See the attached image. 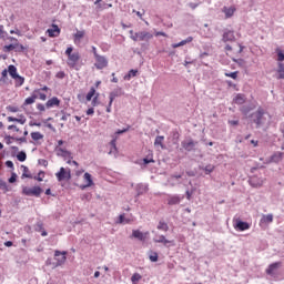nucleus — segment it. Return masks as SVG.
<instances>
[{
	"instance_id": "obj_44",
	"label": "nucleus",
	"mask_w": 284,
	"mask_h": 284,
	"mask_svg": "<svg viewBox=\"0 0 284 284\" xmlns=\"http://www.w3.org/2000/svg\"><path fill=\"white\" fill-rule=\"evenodd\" d=\"M0 190H3V192H10L8 183H6L4 181H0Z\"/></svg>"
},
{
	"instance_id": "obj_7",
	"label": "nucleus",
	"mask_w": 284,
	"mask_h": 284,
	"mask_svg": "<svg viewBox=\"0 0 284 284\" xmlns=\"http://www.w3.org/2000/svg\"><path fill=\"white\" fill-rule=\"evenodd\" d=\"M55 176L59 182L70 181V179H72L70 169H65V168H60V171L58 173H55Z\"/></svg>"
},
{
	"instance_id": "obj_37",
	"label": "nucleus",
	"mask_w": 284,
	"mask_h": 284,
	"mask_svg": "<svg viewBox=\"0 0 284 284\" xmlns=\"http://www.w3.org/2000/svg\"><path fill=\"white\" fill-rule=\"evenodd\" d=\"M275 52L277 54V61L283 62L284 61V52L281 50V48L275 49Z\"/></svg>"
},
{
	"instance_id": "obj_15",
	"label": "nucleus",
	"mask_w": 284,
	"mask_h": 284,
	"mask_svg": "<svg viewBox=\"0 0 284 284\" xmlns=\"http://www.w3.org/2000/svg\"><path fill=\"white\" fill-rule=\"evenodd\" d=\"M47 33L49 34V37L54 38V37H59L61 34V29L59 28V26L57 24H52L51 29L47 30Z\"/></svg>"
},
{
	"instance_id": "obj_35",
	"label": "nucleus",
	"mask_w": 284,
	"mask_h": 284,
	"mask_svg": "<svg viewBox=\"0 0 284 284\" xmlns=\"http://www.w3.org/2000/svg\"><path fill=\"white\" fill-rule=\"evenodd\" d=\"M12 50H17V43L7 44L3 47V52H12Z\"/></svg>"
},
{
	"instance_id": "obj_14",
	"label": "nucleus",
	"mask_w": 284,
	"mask_h": 284,
	"mask_svg": "<svg viewBox=\"0 0 284 284\" xmlns=\"http://www.w3.org/2000/svg\"><path fill=\"white\" fill-rule=\"evenodd\" d=\"M153 241H154V243H162L165 246L174 245V241H170V240L165 239V235H156L153 239Z\"/></svg>"
},
{
	"instance_id": "obj_22",
	"label": "nucleus",
	"mask_w": 284,
	"mask_h": 284,
	"mask_svg": "<svg viewBox=\"0 0 284 284\" xmlns=\"http://www.w3.org/2000/svg\"><path fill=\"white\" fill-rule=\"evenodd\" d=\"M163 141H165V136L158 135L154 141V146L159 148L160 145L161 150H165V144H163Z\"/></svg>"
},
{
	"instance_id": "obj_36",
	"label": "nucleus",
	"mask_w": 284,
	"mask_h": 284,
	"mask_svg": "<svg viewBox=\"0 0 284 284\" xmlns=\"http://www.w3.org/2000/svg\"><path fill=\"white\" fill-rule=\"evenodd\" d=\"M283 160V153L282 152H278V153H275L273 156H272V161L274 163H278L280 161Z\"/></svg>"
},
{
	"instance_id": "obj_8",
	"label": "nucleus",
	"mask_w": 284,
	"mask_h": 284,
	"mask_svg": "<svg viewBox=\"0 0 284 284\" xmlns=\"http://www.w3.org/2000/svg\"><path fill=\"white\" fill-rule=\"evenodd\" d=\"M281 265H283L281 262H275L268 265V267L266 268V274L268 276L272 277H276V275L278 274V268L281 267Z\"/></svg>"
},
{
	"instance_id": "obj_24",
	"label": "nucleus",
	"mask_w": 284,
	"mask_h": 284,
	"mask_svg": "<svg viewBox=\"0 0 284 284\" xmlns=\"http://www.w3.org/2000/svg\"><path fill=\"white\" fill-rule=\"evenodd\" d=\"M273 222H274L273 214L263 215L262 219L260 220V223L264 225H267L268 223H273Z\"/></svg>"
},
{
	"instance_id": "obj_59",
	"label": "nucleus",
	"mask_w": 284,
	"mask_h": 284,
	"mask_svg": "<svg viewBox=\"0 0 284 284\" xmlns=\"http://www.w3.org/2000/svg\"><path fill=\"white\" fill-rule=\"evenodd\" d=\"M130 130V126H128L126 129H123V130H118L115 132V134H125V132H128Z\"/></svg>"
},
{
	"instance_id": "obj_6",
	"label": "nucleus",
	"mask_w": 284,
	"mask_h": 284,
	"mask_svg": "<svg viewBox=\"0 0 284 284\" xmlns=\"http://www.w3.org/2000/svg\"><path fill=\"white\" fill-rule=\"evenodd\" d=\"M233 227L236 232H245V230H250V223L243 222L240 217H234Z\"/></svg>"
},
{
	"instance_id": "obj_9",
	"label": "nucleus",
	"mask_w": 284,
	"mask_h": 284,
	"mask_svg": "<svg viewBox=\"0 0 284 284\" xmlns=\"http://www.w3.org/2000/svg\"><path fill=\"white\" fill-rule=\"evenodd\" d=\"M196 145H199V142L192 140V139H187L182 141V148L186 151V152H192L194 151V148H196Z\"/></svg>"
},
{
	"instance_id": "obj_3",
	"label": "nucleus",
	"mask_w": 284,
	"mask_h": 284,
	"mask_svg": "<svg viewBox=\"0 0 284 284\" xmlns=\"http://www.w3.org/2000/svg\"><path fill=\"white\" fill-rule=\"evenodd\" d=\"M251 119L256 124V128H261L265 123V110L258 108L257 111L251 114Z\"/></svg>"
},
{
	"instance_id": "obj_11",
	"label": "nucleus",
	"mask_w": 284,
	"mask_h": 284,
	"mask_svg": "<svg viewBox=\"0 0 284 284\" xmlns=\"http://www.w3.org/2000/svg\"><path fill=\"white\" fill-rule=\"evenodd\" d=\"M123 94H125V92L123 91L122 88L118 87L116 89H114L110 94H109V99L111 101V103H114V99L119 98V97H123Z\"/></svg>"
},
{
	"instance_id": "obj_50",
	"label": "nucleus",
	"mask_w": 284,
	"mask_h": 284,
	"mask_svg": "<svg viewBox=\"0 0 284 284\" xmlns=\"http://www.w3.org/2000/svg\"><path fill=\"white\" fill-rule=\"evenodd\" d=\"M26 47L23 44L16 43V52H24Z\"/></svg>"
},
{
	"instance_id": "obj_5",
	"label": "nucleus",
	"mask_w": 284,
	"mask_h": 284,
	"mask_svg": "<svg viewBox=\"0 0 284 284\" xmlns=\"http://www.w3.org/2000/svg\"><path fill=\"white\" fill-rule=\"evenodd\" d=\"M41 192H43V189H41L40 186H33V187L24 186L22 189V194H24V196H36L39 199L41 196Z\"/></svg>"
},
{
	"instance_id": "obj_45",
	"label": "nucleus",
	"mask_w": 284,
	"mask_h": 284,
	"mask_svg": "<svg viewBox=\"0 0 284 284\" xmlns=\"http://www.w3.org/2000/svg\"><path fill=\"white\" fill-rule=\"evenodd\" d=\"M252 109H250V106H245V105H243V106H241V109H240V111L242 112V114H244L245 116H247V114H250V111H251Z\"/></svg>"
},
{
	"instance_id": "obj_1",
	"label": "nucleus",
	"mask_w": 284,
	"mask_h": 284,
	"mask_svg": "<svg viewBox=\"0 0 284 284\" xmlns=\"http://www.w3.org/2000/svg\"><path fill=\"white\" fill-rule=\"evenodd\" d=\"M129 34L132 41H144L148 43L151 39H154V36L150 31H139L134 33V30H130Z\"/></svg>"
},
{
	"instance_id": "obj_46",
	"label": "nucleus",
	"mask_w": 284,
	"mask_h": 284,
	"mask_svg": "<svg viewBox=\"0 0 284 284\" xmlns=\"http://www.w3.org/2000/svg\"><path fill=\"white\" fill-rule=\"evenodd\" d=\"M108 8H112V3H103L98 6V10H108Z\"/></svg>"
},
{
	"instance_id": "obj_27",
	"label": "nucleus",
	"mask_w": 284,
	"mask_h": 284,
	"mask_svg": "<svg viewBox=\"0 0 284 284\" xmlns=\"http://www.w3.org/2000/svg\"><path fill=\"white\" fill-rule=\"evenodd\" d=\"M234 39H235L234 31H225L223 33L222 41H224V43H226V41H234Z\"/></svg>"
},
{
	"instance_id": "obj_19",
	"label": "nucleus",
	"mask_w": 284,
	"mask_h": 284,
	"mask_svg": "<svg viewBox=\"0 0 284 284\" xmlns=\"http://www.w3.org/2000/svg\"><path fill=\"white\" fill-rule=\"evenodd\" d=\"M132 236L133 239H138V241H145V239H148V233H143L139 230H133Z\"/></svg>"
},
{
	"instance_id": "obj_48",
	"label": "nucleus",
	"mask_w": 284,
	"mask_h": 284,
	"mask_svg": "<svg viewBox=\"0 0 284 284\" xmlns=\"http://www.w3.org/2000/svg\"><path fill=\"white\" fill-rule=\"evenodd\" d=\"M2 72H17V67L10 64L8 69H3Z\"/></svg>"
},
{
	"instance_id": "obj_56",
	"label": "nucleus",
	"mask_w": 284,
	"mask_h": 284,
	"mask_svg": "<svg viewBox=\"0 0 284 284\" xmlns=\"http://www.w3.org/2000/svg\"><path fill=\"white\" fill-rule=\"evenodd\" d=\"M37 109L40 111V112H45V105H43L42 103H39L37 105Z\"/></svg>"
},
{
	"instance_id": "obj_58",
	"label": "nucleus",
	"mask_w": 284,
	"mask_h": 284,
	"mask_svg": "<svg viewBox=\"0 0 284 284\" xmlns=\"http://www.w3.org/2000/svg\"><path fill=\"white\" fill-rule=\"evenodd\" d=\"M7 110L9 112H19V108H17V106H8Z\"/></svg>"
},
{
	"instance_id": "obj_28",
	"label": "nucleus",
	"mask_w": 284,
	"mask_h": 284,
	"mask_svg": "<svg viewBox=\"0 0 284 284\" xmlns=\"http://www.w3.org/2000/svg\"><path fill=\"white\" fill-rule=\"evenodd\" d=\"M84 37H85V31H77V33H74L73 36L74 43H79V41H81V39H83Z\"/></svg>"
},
{
	"instance_id": "obj_40",
	"label": "nucleus",
	"mask_w": 284,
	"mask_h": 284,
	"mask_svg": "<svg viewBox=\"0 0 284 284\" xmlns=\"http://www.w3.org/2000/svg\"><path fill=\"white\" fill-rule=\"evenodd\" d=\"M36 232H43V222H37L34 225Z\"/></svg>"
},
{
	"instance_id": "obj_64",
	"label": "nucleus",
	"mask_w": 284,
	"mask_h": 284,
	"mask_svg": "<svg viewBox=\"0 0 284 284\" xmlns=\"http://www.w3.org/2000/svg\"><path fill=\"white\" fill-rule=\"evenodd\" d=\"M275 77H276V79H284V72L283 73H278Z\"/></svg>"
},
{
	"instance_id": "obj_30",
	"label": "nucleus",
	"mask_w": 284,
	"mask_h": 284,
	"mask_svg": "<svg viewBox=\"0 0 284 284\" xmlns=\"http://www.w3.org/2000/svg\"><path fill=\"white\" fill-rule=\"evenodd\" d=\"M33 94H36L37 99L39 98L41 101H45V99H48V95H45V93H42L41 89H36L33 91Z\"/></svg>"
},
{
	"instance_id": "obj_10",
	"label": "nucleus",
	"mask_w": 284,
	"mask_h": 284,
	"mask_svg": "<svg viewBox=\"0 0 284 284\" xmlns=\"http://www.w3.org/2000/svg\"><path fill=\"white\" fill-rule=\"evenodd\" d=\"M94 65L97 70H103V68H108V58L103 55H97Z\"/></svg>"
},
{
	"instance_id": "obj_12",
	"label": "nucleus",
	"mask_w": 284,
	"mask_h": 284,
	"mask_svg": "<svg viewBox=\"0 0 284 284\" xmlns=\"http://www.w3.org/2000/svg\"><path fill=\"white\" fill-rule=\"evenodd\" d=\"M9 74L14 79L16 88H21V85H23V83L26 82V78L19 75L18 72H9Z\"/></svg>"
},
{
	"instance_id": "obj_31",
	"label": "nucleus",
	"mask_w": 284,
	"mask_h": 284,
	"mask_svg": "<svg viewBox=\"0 0 284 284\" xmlns=\"http://www.w3.org/2000/svg\"><path fill=\"white\" fill-rule=\"evenodd\" d=\"M158 230H161L162 232H168L170 230V226L164 221H160L158 224Z\"/></svg>"
},
{
	"instance_id": "obj_2",
	"label": "nucleus",
	"mask_w": 284,
	"mask_h": 284,
	"mask_svg": "<svg viewBox=\"0 0 284 284\" xmlns=\"http://www.w3.org/2000/svg\"><path fill=\"white\" fill-rule=\"evenodd\" d=\"M74 49L72 47H69L65 50V54L68 57V64L71 68H74V70H79V68H77V64L79 63L80 59H81V54H79V52H72Z\"/></svg>"
},
{
	"instance_id": "obj_25",
	"label": "nucleus",
	"mask_w": 284,
	"mask_h": 284,
	"mask_svg": "<svg viewBox=\"0 0 284 284\" xmlns=\"http://www.w3.org/2000/svg\"><path fill=\"white\" fill-rule=\"evenodd\" d=\"M192 41H194V38L192 37H187L185 40H182L179 43H173L172 48L176 49V48H181L183 45H186V43H192Z\"/></svg>"
},
{
	"instance_id": "obj_16",
	"label": "nucleus",
	"mask_w": 284,
	"mask_h": 284,
	"mask_svg": "<svg viewBox=\"0 0 284 284\" xmlns=\"http://www.w3.org/2000/svg\"><path fill=\"white\" fill-rule=\"evenodd\" d=\"M57 155L58 156H62L63 159H72V153L70 152V151H68V150H65V149H62V148H59V146H57Z\"/></svg>"
},
{
	"instance_id": "obj_57",
	"label": "nucleus",
	"mask_w": 284,
	"mask_h": 284,
	"mask_svg": "<svg viewBox=\"0 0 284 284\" xmlns=\"http://www.w3.org/2000/svg\"><path fill=\"white\" fill-rule=\"evenodd\" d=\"M143 163H144V165H148V164H150V163H154V160H153V159L144 158V159H143Z\"/></svg>"
},
{
	"instance_id": "obj_21",
	"label": "nucleus",
	"mask_w": 284,
	"mask_h": 284,
	"mask_svg": "<svg viewBox=\"0 0 284 284\" xmlns=\"http://www.w3.org/2000/svg\"><path fill=\"white\" fill-rule=\"evenodd\" d=\"M83 179L87 184L82 186V190H85V187H92V185H94V182L92 181V175L90 173H84Z\"/></svg>"
},
{
	"instance_id": "obj_23",
	"label": "nucleus",
	"mask_w": 284,
	"mask_h": 284,
	"mask_svg": "<svg viewBox=\"0 0 284 284\" xmlns=\"http://www.w3.org/2000/svg\"><path fill=\"white\" fill-rule=\"evenodd\" d=\"M7 120L9 121V123H20L21 125H24L26 123V116L21 115L20 118H12V116H8Z\"/></svg>"
},
{
	"instance_id": "obj_55",
	"label": "nucleus",
	"mask_w": 284,
	"mask_h": 284,
	"mask_svg": "<svg viewBox=\"0 0 284 284\" xmlns=\"http://www.w3.org/2000/svg\"><path fill=\"white\" fill-rule=\"evenodd\" d=\"M17 182V175L16 173L11 174V178L9 179V183H16Z\"/></svg>"
},
{
	"instance_id": "obj_20",
	"label": "nucleus",
	"mask_w": 284,
	"mask_h": 284,
	"mask_svg": "<svg viewBox=\"0 0 284 284\" xmlns=\"http://www.w3.org/2000/svg\"><path fill=\"white\" fill-rule=\"evenodd\" d=\"M245 101H246V98H245V94L243 93H237L233 99V103H235L236 105H243Z\"/></svg>"
},
{
	"instance_id": "obj_52",
	"label": "nucleus",
	"mask_w": 284,
	"mask_h": 284,
	"mask_svg": "<svg viewBox=\"0 0 284 284\" xmlns=\"http://www.w3.org/2000/svg\"><path fill=\"white\" fill-rule=\"evenodd\" d=\"M225 77H230L231 79H237L239 78V73L237 72H226Z\"/></svg>"
},
{
	"instance_id": "obj_26",
	"label": "nucleus",
	"mask_w": 284,
	"mask_h": 284,
	"mask_svg": "<svg viewBox=\"0 0 284 284\" xmlns=\"http://www.w3.org/2000/svg\"><path fill=\"white\" fill-rule=\"evenodd\" d=\"M135 191L138 196H141V194H145L148 192V186L146 184L140 183L135 186Z\"/></svg>"
},
{
	"instance_id": "obj_51",
	"label": "nucleus",
	"mask_w": 284,
	"mask_h": 284,
	"mask_svg": "<svg viewBox=\"0 0 284 284\" xmlns=\"http://www.w3.org/2000/svg\"><path fill=\"white\" fill-rule=\"evenodd\" d=\"M14 139H16L14 136L7 135L4 138V141H6L7 145H10V144H12V141H14Z\"/></svg>"
},
{
	"instance_id": "obj_47",
	"label": "nucleus",
	"mask_w": 284,
	"mask_h": 284,
	"mask_svg": "<svg viewBox=\"0 0 284 284\" xmlns=\"http://www.w3.org/2000/svg\"><path fill=\"white\" fill-rule=\"evenodd\" d=\"M116 223H120V224H123V223H130V220H125V215L124 214H121L119 216V220Z\"/></svg>"
},
{
	"instance_id": "obj_61",
	"label": "nucleus",
	"mask_w": 284,
	"mask_h": 284,
	"mask_svg": "<svg viewBox=\"0 0 284 284\" xmlns=\"http://www.w3.org/2000/svg\"><path fill=\"white\" fill-rule=\"evenodd\" d=\"M54 263H57V262H52V258H48L45 261V265H51L52 267H54Z\"/></svg>"
},
{
	"instance_id": "obj_63",
	"label": "nucleus",
	"mask_w": 284,
	"mask_h": 284,
	"mask_svg": "<svg viewBox=\"0 0 284 284\" xmlns=\"http://www.w3.org/2000/svg\"><path fill=\"white\" fill-rule=\"evenodd\" d=\"M230 125H239V120H229Z\"/></svg>"
},
{
	"instance_id": "obj_43",
	"label": "nucleus",
	"mask_w": 284,
	"mask_h": 284,
	"mask_svg": "<svg viewBox=\"0 0 284 284\" xmlns=\"http://www.w3.org/2000/svg\"><path fill=\"white\" fill-rule=\"evenodd\" d=\"M204 172L205 174H212V172H214V165L209 164L204 168Z\"/></svg>"
},
{
	"instance_id": "obj_38",
	"label": "nucleus",
	"mask_w": 284,
	"mask_h": 284,
	"mask_svg": "<svg viewBox=\"0 0 284 284\" xmlns=\"http://www.w3.org/2000/svg\"><path fill=\"white\" fill-rule=\"evenodd\" d=\"M17 159L18 161H20L21 163H23V161H26V159H28V155L26 154V151H21L17 154Z\"/></svg>"
},
{
	"instance_id": "obj_29",
	"label": "nucleus",
	"mask_w": 284,
	"mask_h": 284,
	"mask_svg": "<svg viewBox=\"0 0 284 284\" xmlns=\"http://www.w3.org/2000/svg\"><path fill=\"white\" fill-rule=\"evenodd\" d=\"M37 101V93L32 92L31 97L24 100V105H32Z\"/></svg>"
},
{
	"instance_id": "obj_13",
	"label": "nucleus",
	"mask_w": 284,
	"mask_h": 284,
	"mask_svg": "<svg viewBox=\"0 0 284 284\" xmlns=\"http://www.w3.org/2000/svg\"><path fill=\"white\" fill-rule=\"evenodd\" d=\"M248 183L252 185V187H261L263 186L264 180L263 178L254 175L248 180Z\"/></svg>"
},
{
	"instance_id": "obj_41",
	"label": "nucleus",
	"mask_w": 284,
	"mask_h": 284,
	"mask_svg": "<svg viewBox=\"0 0 284 284\" xmlns=\"http://www.w3.org/2000/svg\"><path fill=\"white\" fill-rule=\"evenodd\" d=\"M149 258L151 263H156V261H159V254L154 252L149 256Z\"/></svg>"
},
{
	"instance_id": "obj_60",
	"label": "nucleus",
	"mask_w": 284,
	"mask_h": 284,
	"mask_svg": "<svg viewBox=\"0 0 284 284\" xmlns=\"http://www.w3.org/2000/svg\"><path fill=\"white\" fill-rule=\"evenodd\" d=\"M55 77H57V79H65V73L64 72H58Z\"/></svg>"
},
{
	"instance_id": "obj_4",
	"label": "nucleus",
	"mask_w": 284,
	"mask_h": 284,
	"mask_svg": "<svg viewBox=\"0 0 284 284\" xmlns=\"http://www.w3.org/2000/svg\"><path fill=\"white\" fill-rule=\"evenodd\" d=\"M67 254L68 252L65 251H54L55 263H53V268L65 264V261H68Z\"/></svg>"
},
{
	"instance_id": "obj_32",
	"label": "nucleus",
	"mask_w": 284,
	"mask_h": 284,
	"mask_svg": "<svg viewBox=\"0 0 284 284\" xmlns=\"http://www.w3.org/2000/svg\"><path fill=\"white\" fill-rule=\"evenodd\" d=\"M226 19H230V17H234V9L225 7L223 10Z\"/></svg>"
},
{
	"instance_id": "obj_53",
	"label": "nucleus",
	"mask_w": 284,
	"mask_h": 284,
	"mask_svg": "<svg viewBox=\"0 0 284 284\" xmlns=\"http://www.w3.org/2000/svg\"><path fill=\"white\" fill-rule=\"evenodd\" d=\"M6 165H7V168H10V170H14V163L12 161H10V160L7 161Z\"/></svg>"
},
{
	"instance_id": "obj_49",
	"label": "nucleus",
	"mask_w": 284,
	"mask_h": 284,
	"mask_svg": "<svg viewBox=\"0 0 284 284\" xmlns=\"http://www.w3.org/2000/svg\"><path fill=\"white\" fill-rule=\"evenodd\" d=\"M136 77V72H130L124 75V81H130V79Z\"/></svg>"
},
{
	"instance_id": "obj_42",
	"label": "nucleus",
	"mask_w": 284,
	"mask_h": 284,
	"mask_svg": "<svg viewBox=\"0 0 284 284\" xmlns=\"http://www.w3.org/2000/svg\"><path fill=\"white\" fill-rule=\"evenodd\" d=\"M8 32L3 29V24H0V39H7Z\"/></svg>"
},
{
	"instance_id": "obj_54",
	"label": "nucleus",
	"mask_w": 284,
	"mask_h": 284,
	"mask_svg": "<svg viewBox=\"0 0 284 284\" xmlns=\"http://www.w3.org/2000/svg\"><path fill=\"white\" fill-rule=\"evenodd\" d=\"M14 141H19L20 143H28V139H26V136L16 138Z\"/></svg>"
},
{
	"instance_id": "obj_17",
	"label": "nucleus",
	"mask_w": 284,
	"mask_h": 284,
	"mask_svg": "<svg viewBox=\"0 0 284 284\" xmlns=\"http://www.w3.org/2000/svg\"><path fill=\"white\" fill-rule=\"evenodd\" d=\"M59 105H61V100H59V98L53 97L50 100L47 101L45 103V108L50 109V108H59Z\"/></svg>"
},
{
	"instance_id": "obj_18",
	"label": "nucleus",
	"mask_w": 284,
	"mask_h": 284,
	"mask_svg": "<svg viewBox=\"0 0 284 284\" xmlns=\"http://www.w3.org/2000/svg\"><path fill=\"white\" fill-rule=\"evenodd\" d=\"M183 201V197L179 195H169L168 197V205H179Z\"/></svg>"
},
{
	"instance_id": "obj_34",
	"label": "nucleus",
	"mask_w": 284,
	"mask_h": 284,
	"mask_svg": "<svg viewBox=\"0 0 284 284\" xmlns=\"http://www.w3.org/2000/svg\"><path fill=\"white\" fill-rule=\"evenodd\" d=\"M141 278H143V277L141 276V274L134 273V274L131 276V283H133V284H139V281H141Z\"/></svg>"
},
{
	"instance_id": "obj_39",
	"label": "nucleus",
	"mask_w": 284,
	"mask_h": 284,
	"mask_svg": "<svg viewBox=\"0 0 284 284\" xmlns=\"http://www.w3.org/2000/svg\"><path fill=\"white\" fill-rule=\"evenodd\" d=\"M94 94H97V90L94 89V87H92L87 94V101H92V98L94 97Z\"/></svg>"
},
{
	"instance_id": "obj_33",
	"label": "nucleus",
	"mask_w": 284,
	"mask_h": 284,
	"mask_svg": "<svg viewBox=\"0 0 284 284\" xmlns=\"http://www.w3.org/2000/svg\"><path fill=\"white\" fill-rule=\"evenodd\" d=\"M31 139L33 141H41L43 139V134L41 132H32Z\"/></svg>"
},
{
	"instance_id": "obj_62",
	"label": "nucleus",
	"mask_w": 284,
	"mask_h": 284,
	"mask_svg": "<svg viewBox=\"0 0 284 284\" xmlns=\"http://www.w3.org/2000/svg\"><path fill=\"white\" fill-rule=\"evenodd\" d=\"M8 130H14L16 132H19V128H17L14 124L9 125Z\"/></svg>"
}]
</instances>
